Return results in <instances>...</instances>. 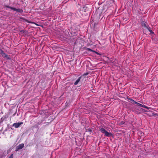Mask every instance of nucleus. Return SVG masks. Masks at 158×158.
Here are the masks:
<instances>
[{"label": "nucleus", "mask_w": 158, "mask_h": 158, "mask_svg": "<svg viewBox=\"0 0 158 158\" xmlns=\"http://www.w3.org/2000/svg\"><path fill=\"white\" fill-rule=\"evenodd\" d=\"M100 131L106 137H110L112 135V134L110 132H107L105 129L103 128H102L100 129Z\"/></svg>", "instance_id": "nucleus-1"}, {"label": "nucleus", "mask_w": 158, "mask_h": 158, "mask_svg": "<svg viewBox=\"0 0 158 158\" xmlns=\"http://www.w3.org/2000/svg\"><path fill=\"white\" fill-rule=\"evenodd\" d=\"M23 124V122H19L14 123L13 125V126L15 128H18L20 127V126L22 125Z\"/></svg>", "instance_id": "nucleus-2"}, {"label": "nucleus", "mask_w": 158, "mask_h": 158, "mask_svg": "<svg viewBox=\"0 0 158 158\" xmlns=\"http://www.w3.org/2000/svg\"><path fill=\"white\" fill-rule=\"evenodd\" d=\"M24 147V144L23 143H21V144H19L18 146H17L15 151H18L19 150L23 148Z\"/></svg>", "instance_id": "nucleus-3"}, {"label": "nucleus", "mask_w": 158, "mask_h": 158, "mask_svg": "<svg viewBox=\"0 0 158 158\" xmlns=\"http://www.w3.org/2000/svg\"><path fill=\"white\" fill-rule=\"evenodd\" d=\"M0 54L3 57H7V55L5 53L3 50L0 48Z\"/></svg>", "instance_id": "nucleus-4"}, {"label": "nucleus", "mask_w": 158, "mask_h": 158, "mask_svg": "<svg viewBox=\"0 0 158 158\" xmlns=\"http://www.w3.org/2000/svg\"><path fill=\"white\" fill-rule=\"evenodd\" d=\"M142 26L143 27H144L146 28L147 29H148L150 32L151 33L152 32V31L151 30H150L149 28V26L148 25H146V24L145 23H142Z\"/></svg>", "instance_id": "nucleus-5"}, {"label": "nucleus", "mask_w": 158, "mask_h": 158, "mask_svg": "<svg viewBox=\"0 0 158 158\" xmlns=\"http://www.w3.org/2000/svg\"><path fill=\"white\" fill-rule=\"evenodd\" d=\"M137 105L139 106L140 107H143L145 108H146V109H148V107H147V106H145V105H143L139 103H137Z\"/></svg>", "instance_id": "nucleus-6"}, {"label": "nucleus", "mask_w": 158, "mask_h": 158, "mask_svg": "<svg viewBox=\"0 0 158 158\" xmlns=\"http://www.w3.org/2000/svg\"><path fill=\"white\" fill-rule=\"evenodd\" d=\"M81 77H79L78 79L75 82L74 84L75 85H77L78 84V82L80 81Z\"/></svg>", "instance_id": "nucleus-7"}, {"label": "nucleus", "mask_w": 158, "mask_h": 158, "mask_svg": "<svg viewBox=\"0 0 158 158\" xmlns=\"http://www.w3.org/2000/svg\"><path fill=\"white\" fill-rule=\"evenodd\" d=\"M15 11L20 13H22L23 12V10H22L16 8Z\"/></svg>", "instance_id": "nucleus-8"}, {"label": "nucleus", "mask_w": 158, "mask_h": 158, "mask_svg": "<svg viewBox=\"0 0 158 158\" xmlns=\"http://www.w3.org/2000/svg\"><path fill=\"white\" fill-rule=\"evenodd\" d=\"M7 7L8 8L10 9L11 10H13L15 11V9H16L15 8H14L13 7H11L10 6H7Z\"/></svg>", "instance_id": "nucleus-9"}, {"label": "nucleus", "mask_w": 158, "mask_h": 158, "mask_svg": "<svg viewBox=\"0 0 158 158\" xmlns=\"http://www.w3.org/2000/svg\"><path fill=\"white\" fill-rule=\"evenodd\" d=\"M25 32V31L24 30H21L20 31L19 34L22 35L23 34V33H24Z\"/></svg>", "instance_id": "nucleus-10"}, {"label": "nucleus", "mask_w": 158, "mask_h": 158, "mask_svg": "<svg viewBox=\"0 0 158 158\" xmlns=\"http://www.w3.org/2000/svg\"><path fill=\"white\" fill-rule=\"evenodd\" d=\"M127 98L129 100H130V101L132 102H133V101H134V100H133L131 98H128V97H127Z\"/></svg>", "instance_id": "nucleus-11"}, {"label": "nucleus", "mask_w": 158, "mask_h": 158, "mask_svg": "<svg viewBox=\"0 0 158 158\" xmlns=\"http://www.w3.org/2000/svg\"><path fill=\"white\" fill-rule=\"evenodd\" d=\"M9 158H13V154H12Z\"/></svg>", "instance_id": "nucleus-12"}, {"label": "nucleus", "mask_w": 158, "mask_h": 158, "mask_svg": "<svg viewBox=\"0 0 158 158\" xmlns=\"http://www.w3.org/2000/svg\"><path fill=\"white\" fill-rule=\"evenodd\" d=\"M133 103H134L135 104H137V102H135V101L134 100V101H133Z\"/></svg>", "instance_id": "nucleus-13"}, {"label": "nucleus", "mask_w": 158, "mask_h": 158, "mask_svg": "<svg viewBox=\"0 0 158 158\" xmlns=\"http://www.w3.org/2000/svg\"><path fill=\"white\" fill-rule=\"evenodd\" d=\"M88 74L87 73H85L84 74V75H87Z\"/></svg>", "instance_id": "nucleus-14"}, {"label": "nucleus", "mask_w": 158, "mask_h": 158, "mask_svg": "<svg viewBox=\"0 0 158 158\" xmlns=\"http://www.w3.org/2000/svg\"><path fill=\"white\" fill-rule=\"evenodd\" d=\"M88 49L90 51H92V50L91 49H89V48H88Z\"/></svg>", "instance_id": "nucleus-15"}, {"label": "nucleus", "mask_w": 158, "mask_h": 158, "mask_svg": "<svg viewBox=\"0 0 158 158\" xmlns=\"http://www.w3.org/2000/svg\"><path fill=\"white\" fill-rule=\"evenodd\" d=\"M3 130L2 128V129L0 130L1 131H2Z\"/></svg>", "instance_id": "nucleus-16"}]
</instances>
